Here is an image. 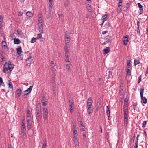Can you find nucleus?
Instances as JSON below:
<instances>
[{
  "label": "nucleus",
  "mask_w": 148,
  "mask_h": 148,
  "mask_svg": "<svg viewBox=\"0 0 148 148\" xmlns=\"http://www.w3.org/2000/svg\"><path fill=\"white\" fill-rule=\"evenodd\" d=\"M37 113L36 118L39 121H40L42 118V112L41 106L40 104H38L36 108Z\"/></svg>",
  "instance_id": "nucleus-1"
},
{
  "label": "nucleus",
  "mask_w": 148,
  "mask_h": 148,
  "mask_svg": "<svg viewBox=\"0 0 148 148\" xmlns=\"http://www.w3.org/2000/svg\"><path fill=\"white\" fill-rule=\"evenodd\" d=\"M144 88L143 87L141 88L140 90V94L141 99V103L145 104L147 102V99L145 97H143V95L144 93Z\"/></svg>",
  "instance_id": "nucleus-2"
},
{
  "label": "nucleus",
  "mask_w": 148,
  "mask_h": 148,
  "mask_svg": "<svg viewBox=\"0 0 148 148\" xmlns=\"http://www.w3.org/2000/svg\"><path fill=\"white\" fill-rule=\"evenodd\" d=\"M69 111L71 113H72L74 107V101L73 99H71L69 101Z\"/></svg>",
  "instance_id": "nucleus-3"
},
{
  "label": "nucleus",
  "mask_w": 148,
  "mask_h": 148,
  "mask_svg": "<svg viewBox=\"0 0 148 148\" xmlns=\"http://www.w3.org/2000/svg\"><path fill=\"white\" fill-rule=\"evenodd\" d=\"M42 109L43 117L46 120L48 117V112L47 109L46 108L44 107Z\"/></svg>",
  "instance_id": "nucleus-4"
},
{
  "label": "nucleus",
  "mask_w": 148,
  "mask_h": 148,
  "mask_svg": "<svg viewBox=\"0 0 148 148\" xmlns=\"http://www.w3.org/2000/svg\"><path fill=\"white\" fill-rule=\"evenodd\" d=\"M128 114H124V127H127L128 123Z\"/></svg>",
  "instance_id": "nucleus-5"
},
{
  "label": "nucleus",
  "mask_w": 148,
  "mask_h": 148,
  "mask_svg": "<svg viewBox=\"0 0 148 148\" xmlns=\"http://www.w3.org/2000/svg\"><path fill=\"white\" fill-rule=\"evenodd\" d=\"M32 87V86H31L26 90L24 92V93L23 95V96H24L29 95L31 92Z\"/></svg>",
  "instance_id": "nucleus-6"
},
{
  "label": "nucleus",
  "mask_w": 148,
  "mask_h": 148,
  "mask_svg": "<svg viewBox=\"0 0 148 148\" xmlns=\"http://www.w3.org/2000/svg\"><path fill=\"white\" fill-rule=\"evenodd\" d=\"M38 29L40 32L43 33V23H38Z\"/></svg>",
  "instance_id": "nucleus-7"
},
{
  "label": "nucleus",
  "mask_w": 148,
  "mask_h": 148,
  "mask_svg": "<svg viewBox=\"0 0 148 148\" xmlns=\"http://www.w3.org/2000/svg\"><path fill=\"white\" fill-rule=\"evenodd\" d=\"M33 57L31 56H29L27 58L26 60L27 65L28 66H30V64L32 62Z\"/></svg>",
  "instance_id": "nucleus-8"
},
{
  "label": "nucleus",
  "mask_w": 148,
  "mask_h": 148,
  "mask_svg": "<svg viewBox=\"0 0 148 148\" xmlns=\"http://www.w3.org/2000/svg\"><path fill=\"white\" fill-rule=\"evenodd\" d=\"M123 44L126 45L127 44V43L129 42L128 40V35H126L123 37Z\"/></svg>",
  "instance_id": "nucleus-9"
},
{
  "label": "nucleus",
  "mask_w": 148,
  "mask_h": 148,
  "mask_svg": "<svg viewBox=\"0 0 148 148\" xmlns=\"http://www.w3.org/2000/svg\"><path fill=\"white\" fill-rule=\"evenodd\" d=\"M123 111L124 114H128V106L127 103H124V106H123Z\"/></svg>",
  "instance_id": "nucleus-10"
},
{
  "label": "nucleus",
  "mask_w": 148,
  "mask_h": 148,
  "mask_svg": "<svg viewBox=\"0 0 148 148\" xmlns=\"http://www.w3.org/2000/svg\"><path fill=\"white\" fill-rule=\"evenodd\" d=\"M21 130V134L22 135V137L25 136V132L26 131L25 127H22Z\"/></svg>",
  "instance_id": "nucleus-11"
},
{
  "label": "nucleus",
  "mask_w": 148,
  "mask_h": 148,
  "mask_svg": "<svg viewBox=\"0 0 148 148\" xmlns=\"http://www.w3.org/2000/svg\"><path fill=\"white\" fill-rule=\"evenodd\" d=\"M14 68V65L11 64V62H9L8 65V69L10 71V72H11L12 70Z\"/></svg>",
  "instance_id": "nucleus-12"
},
{
  "label": "nucleus",
  "mask_w": 148,
  "mask_h": 148,
  "mask_svg": "<svg viewBox=\"0 0 148 148\" xmlns=\"http://www.w3.org/2000/svg\"><path fill=\"white\" fill-rule=\"evenodd\" d=\"M107 18V15H103L102 17V19L100 20V21H102V24H100L101 26H102V25L103 24L104 22L106 20V18Z\"/></svg>",
  "instance_id": "nucleus-13"
},
{
  "label": "nucleus",
  "mask_w": 148,
  "mask_h": 148,
  "mask_svg": "<svg viewBox=\"0 0 148 148\" xmlns=\"http://www.w3.org/2000/svg\"><path fill=\"white\" fill-rule=\"evenodd\" d=\"M16 49L17 51V53L18 54L20 55L22 52V49L21 46H18Z\"/></svg>",
  "instance_id": "nucleus-14"
},
{
  "label": "nucleus",
  "mask_w": 148,
  "mask_h": 148,
  "mask_svg": "<svg viewBox=\"0 0 148 148\" xmlns=\"http://www.w3.org/2000/svg\"><path fill=\"white\" fill-rule=\"evenodd\" d=\"M93 101L92 98L90 97L88 99L87 102V105H92Z\"/></svg>",
  "instance_id": "nucleus-15"
},
{
  "label": "nucleus",
  "mask_w": 148,
  "mask_h": 148,
  "mask_svg": "<svg viewBox=\"0 0 148 148\" xmlns=\"http://www.w3.org/2000/svg\"><path fill=\"white\" fill-rule=\"evenodd\" d=\"M106 113L108 116V119H109V118L110 116V108L108 106H106Z\"/></svg>",
  "instance_id": "nucleus-16"
},
{
  "label": "nucleus",
  "mask_w": 148,
  "mask_h": 148,
  "mask_svg": "<svg viewBox=\"0 0 148 148\" xmlns=\"http://www.w3.org/2000/svg\"><path fill=\"white\" fill-rule=\"evenodd\" d=\"M21 89H18L16 91V97L18 98L21 94Z\"/></svg>",
  "instance_id": "nucleus-17"
},
{
  "label": "nucleus",
  "mask_w": 148,
  "mask_h": 148,
  "mask_svg": "<svg viewBox=\"0 0 148 148\" xmlns=\"http://www.w3.org/2000/svg\"><path fill=\"white\" fill-rule=\"evenodd\" d=\"M66 68L68 70H69L70 69V64L69 62H66Z\"/></svg>",
  "instance_id": "nucleus-18"
},
{
  "label": "nucleus",
  "mask_w": 148,
  "mask_h": 148,
  "mask_svg": "<svg viewBox=\"0 0 148 148\" xmlns=\"http://www.w3.org/2000/svg\"><path fill=\"white\" fill-rule=\"evenodd\" d=\"M52 90L53 92L55 94V92H54L56 90V84L54 82H53L52 83Z\"/></svg>",
  "instance_id": "nucleus-19"
},
{
  "label": "nucleus",
  "mask_w": 148,
  "mask_h": 148,
  "mask_svg": "<svg viewBox=\"0 0 148 148\" xmlns=\"http://www.w3.org/2000/svg\"><path fill=\"white\" fill-rule=\"evenodd\" d=\"M93 108L92 107H88L87 112L89 114L92 113L93 112Z\"/></svg>",
  "instance_id": "nucleus-20"
},
{
  "label": "nucleus",
  "mask_w": 148,
  "mask_h": 148,
  "mask_svg": "<svg viewBox=\"0 0 148 148\" xmlns=\"http://www.w3.org/2000/svg\"><path fill=\"white\" fill-rule=\"evenodd\" d=\"M104 54H106L108 53L110 51V49L109 47H106L105 49L103 50Z\"/></svg>",
  "instance_id": "nucleus-21"
},
{
  "label": "nucleus",
  "mask_w": 148,
  "mask_h": 148,
  "mask_svg": "<svg viewBox=\"0 0 148 148\" xmlns=\"http://www.w3.org/2000/svg\"><path fill=\"white\" fill-rule=\"evenodd\" d=\"M126 74L127 76H128V77H131V71L130 69L128 68L127 69Z\"/></svg>",
  "instance_id": "nucleus-22"
},
{
  "label": "nucleus",
  "mask_w": 148,
  "mask_h": 148,
  "mask_svg": "<svg viewBox=\"0 0 148 148\" xmlns=\"http://www.w3.org/2000/svg\"><path fill=\"white\" fill-rule=\"evenodd\" d=\"M75 144V146H77L79 145V142L78 139L77 138L73 139Z\"/></svg>",
  "instance_id": "nucleus-23"
},
{
  "label": "nucleus",
  "mask_w": 148,
  "mask_h": 148,
  "mask_svg": "<svg viewBox=\"0 0 148 148\" xmlns=\"http://www.w3.org/2000/svg\"><path fill=\"white\" fill-rule=\"evenodd\" d=\"M52 15V13H51V11H49L48 12V14L46 15V18L47 19H48L49 18L51 15Z\"/></svg>",
  "instance_id": "nucleus-24"
},
{
  "label": "nucleus",
  "mask_w": 148,
  "mask_h": 148,
  "mask_svg": "<svg viewBox=\"0 0 148 148\" xmlns=\"http://www.w3.org/2000/svg\"><path fill=\"white\" fill-rule=\"evenodd\" d=\"M15 44H18L21 43L20 40L18 39L15 38L14 40Z\"/></svg>",
  "instance_id": "nucleus-25"
},
{
  "label": "nucleus",
  "mask_w": 148,
  "mask_h": 148,
  "mask_svg": "<svg viewBox=\"0 0 148 148\" xmlns=\"http://www.w3.org/2000/svg\"><path fill=\"white\" fill-rule=\"evenodd\" d=\"M118 5V12H121L122 11L121 6H122V4H121V5Z\"/></svg>",
  "instance_id": "nucleus-26"
},
{
  "label": "nucleus",
  "mask_w": 148,
  "mask_h": 148,
  "mask_svg": "<svg viewBox=\"0 0 148 148\" xmlns=\"http://www.w3.org/2000/svg\"><path fill=\"white\" fill-rule=\"evenodd\" d=\"M26 14L27 16L29 17H31L33 16V14L30 12L28 11L26 13Z\"/></svg>",
  "instance_id": "nucleus-27"
},
{
  "label": "nucleus",
  "mask_w": 148,
  "mask_h": 148,
  "mask_svg": "<svg viewBox=\"0 0 148 148\" xmlns=\"http://www.w3.org/2000/svg\"><path fill=\"white\" fill-rule=\"evenodd\" d=\"M102 79L101 78H99L98 79V84L100 86L102 84Z\"/></svg>",
  "instance_id": "nucleus-28"
},
{
  "label": "nucleus",
  "mask_w": 148,
  "mask_h": 148,
  "mask_svg": "<svg viewBox=\"0 0 148 148\" xmlns=\"http://www.w3.org/2000/svg\"><path fill=\"white\" fill-rule=\"evenodd\" d=\"M43 143L42 145V148H45L47 145V142L46 140L43 141Z\"/></svg>",
  "instance_id": "nucleus-29"
},
{
  "label": "nucleus",
  "mask_w": 148,
  "mask_h": 148,
  "mask_svg": "<svg viewBox=\"0 0 148 148\" xmlns=\"http://www.w3.org/2000/svg\"><path fill=\"white\" fill-rule=\"evenodd\" d=\"M65 39H70V38L69 36V35L68 34V32L67 31H66L65 33Z\"/></svg>",
  "instance_id": "nucleus-30"
},
{
  "label": "nucleus",
  "mask_w": 148,
  "mask_h": 148,
  "mask_svg": "<svg viewBox=\"0 0 148 148\" xmlns=\"http://www.w3.org/2000/svg\"><path fill=\"white\" fill-rule=\"evenodd\" d=\"M131 61L130 60H127V66L129 67V68H130L131 69H132L131 67V64L130 63Z\"/></svg>",
  "instance_id": "nucleus-31"
},
{
  "label": "nucleus",
  "mask_w": 148,
  "mask_h": 148,
  "mask_svg": "<svg viewBox=\"0 0 148 148\" xmlns=\"http://www.w3.org/2000/svg\"><path fill=\"white\" fill-rule=\"evenodd\" d=\"M49 3V11H52V3Z\"/></svg>",
  "instance_id": "nucleus-32"
},
{
  "label": "nucleus",
  "mask_w": 148,
  "mask_h": 148,
  "mask_svg": "<svg viewBox=\"0 0 148 148\" xmlns=\"http://www.w3.org/2000/svg\"><path fill=\"white\" fill-rule=\"evenodd\" d=\"M8 86H9V87L12 90H13V87L12 86V83L11 82H10L8 83Z\"/></svg>",
  "instance_id": "nucleus-33"
},
{
  "label": "nucleus",
  "mask_w": 148,
  "mask_h": 148,
  "mask_svg": "<svg viewBox=\"0 0 148 148\" xmlns=\"http://www.w3.org/2000/svg\"><path fill=\"white\" fill-rule=\"evenodd\" d=\"M3 72L5 73H6V72L8 71V69L7 67L5 66H4L3 67Z\"/></svg>",
  "instance_id": "nucleus-34"
},
{
  "label": "nucleus",
  "mask_w": 148,
  "mask_h": 148,
  "mask_svg": "<svg viewBox=\"0 0 148 148\" xmlns=\"http://www.w3.org/2000/svg\"><path fill=\"white\" fill-rule=\"evenodd\" d=\"M42 33H41L40 32V33L38 34H37V37L36 38L37 39H39L40 38H42V35H41V34Z\"/></svg>",
  "instance_id": "nucleus-35"
},
{
  "label": "nucleus",
  "mask_w": 148,
  "mask_h": 148,
  "mask_svg": "<svg viewBox=\"0 0 148 148\" xmlns=\"http://www.w3.org/2000/svg\"><path fill=\"white\" fill-rule=\"evenodd\" d=\"M111 26V24L109 22H108L106 23V27L107 28H108V27H110Z\"/></svg>",
  "instance_id": "nucleus-36"
},
{
  "label": "nucleus",
  "mask_w": 148,
  "mask_h": 148,
  "mask_svg": "<svg viewBox=\"0 0 148 148\" xmlns=\"http://www.w3.org/2000/svg\"><path fill=\"white\" fill-rule=\"evenodd\" d=\"M65 62H69V58L68 57V55H66L65 56Z\"/></svg>",
  "instance_id": "nucleus-37"
},
{
  "label": "nucleus",
  "mask_w": 148,
  "mask_h": 148,
  "mask_svg": "<svg viewBox=\"0 0 148 148\" xmlns=\"http://www.w3.org/2000/svg\"><path fill=\"white\" fill-rule=\"evenodd\" d=\"M37 39L34 38V37L32 38L31 40V42L32 43H34L36 42Z\"/></svg>",
  "instance_id": "nucleus-38"
},
{
  "label": "nucleus",
  "mask_w": 148,
  "mask_h": 148,
  "mask_svg": "<svg viewBox=\"0 0 148 148\" xmlns=\"http://www.w3.org/2000/svg\"><path fill=\"white\" fill-rule=\"evenodd\" d=\"M31 127V123H27V128L28 130H30Z\"/></svg>",
  "instance_id": "nucleus-39"
},
{
  "label": "nucleus",
  "mask_w": 148,
  "mask_h": 148,
  "mask_svg": "<svg viewBox=\"0 0 148 148\" xmlns=\"http://www.w3.org/2000/svg\"><path fill=\"white\" fill-rule=\"evenodd\" d=\"M140 63L139 61V60H135L134 61V64L135 66L138 64Z\"/></svg>",
  "instance_id": "nucleus-40"
},
{
  "label": "nucleus",
  "mask_w": 148,
  "mask_h": 148,
  "mask_svg": "<svg viewBox=\"0 0 148 148\" xmlns=\"http://www.w3.org/2000/svg\"><path fill=\"white\" fill-rule=\"evenodd\" d=\"M38 23H43L42 18L41 17H39L38 19Z\"/></svg>",
  "instance_id": "nucleus-41"
},
{
  "label": "nucleus",
  "mask_w": 148,
  "mask_h": 148,
  "mask_svg": "<svg viewBox=\"0 0 148 148\" xmlns=\"http://www.w3.org/2000/svg\"><path fill=\"white\" fill-rule=\"evenodd\" d=\"M82 132V134H83V138L84 139L86 138V132L85 130V131H83Z\"/></svg>",
  "instance_id": "nucleus-42"
},
{
  "label": "nucleus",
  "mask_w": 148,
  "mask_h": 148,
  "mask_svg": "<svg viewBox=\"0 0 148 148\" xmlns=\"http://www.w3.org/2000/svg\"><path fill=\"white\" fill-rule=\"evenodd\" d=\"M30 111L29 110H28L27 111V117H30Z\"/></svg>",
  "instance_id": "nucleus-43"
},
{
  "label": "nucleus",
  "mask_w": 148,
  "mask_h": 148,
  "mask_svg": "<svg viewBox=\"0 0 148 148\" xmlns=\"http://www.w3.org/2000/svg\"><path fill=\"white\" fill-rule=\"evenodd\" d=\"M147 124V122L146 121H144L142 123V127L144 128L145 127Z\"/></svg>",
  "instance_id": "nucleus-44"
},
{
  "label": "nucleus",
  "mask_w": 148,
  "mask_h": 148,
  "mask_svg": "<svg viewBox=\"0 0 148 148\" xmlns=\"http://www.w3.org/2000/svg\"><path fill=\"white\" fill-rule=\"evenodd\" d=\"M54 63H52L51 64V66L52 68V70L53 71L54 70Z\"/></svg>",
  "instance_id": "nucleus-45"
},
{
  "label": "nucleus",
  "mask_w": 148,
  "mask_h": 148,
  "mask_svg": "<svg viewBox=\"0 0 148 148\" xmlns=\"http://www.w3.org/2000/svg\"><path fill=\"white\" fill-rule=\"evenodd\" d=\"M69 4V2L68 1H67L64 4V6L65 7H66L68 6Z\"/></svg>",
  "instance_id": "nucleus-46"
},
{
  "label": "nucleus",
  "mask_w": 148,
  "mask_h": 148,
  "mask_svg": "<svg viewBox=\"0 0 148 148\" xmlns=\"http://www.w3.org/2000/svg\"><path fill=\"white\" fill-rule=\"evenodd\" d=\"M130 7V5L129 3H127L126 4V8L127 10H128L129 8Z\"/></svg>",
  "instance_id": "nucleus-47"
},
{
  "label": "nucleus",
  "mask_w": 148,
  "mask_h": 148,
  "mask_svg": "<svg viewBox=\"0 0 148 148\" xmlns=\"http://www.w3.org/2000/svg\"><path fill=\"white\" fill-rule=\"evenodd\" d=\"M77 131L76 130H73V135H76L77 134Z\"/></svg>",
  "instance_id": "nucleus-48"
},
{
  "label": "nucleus",
  "mask_w": 148,
  "mask_h": 148,
  "mask_svg": "<svg viewBox=\"0 0 148 148\" xmlns=\"http://www.w3.org/2000/svg\"><path fill=\"white\" fill-rule=\"evenodd\" d=\"M42 102L43 103V105L45 106H46L47 104V102L46 101H44Z\"/></svg>",
  "instance_id": "nucleus-49"
},
{
  "label": "nucleus",
  "mask_w": 148,
  "mask_h": 148,
  "mask_svg": "<svg viewBox=\"0 0 148 148\" xmlns=\"http://www.w3.org/2000/svg\"><path fill=\"white\" fill-rule=\"evenodd\" d=\"M3 25V23L1 21H0V29H1Z\"/></svg>",
  "instance_id": "nucleus-50"
},
{
  "label": "nucleus",
  "mask_w": 148,
  "mask_h": 148,
  "mask_svg": "<svg viewBox=\"0 0 148 148\" xmlns=\"http://www.w3.org/2000/svg\"><path fill=\"white\" fill-rule=\"evenodd\" d=\"M118 5H121L122 2V0H118Z\"/></svg>",
  "instance_id": "nucleus-51"
},
{
  "label": "nucleus",
  "mask_w": 148,
  "mask_h": 148,
  "mask_svg": "<svg viewBox=\"0 0 148 148\" xmlns=\"http://www.w3.org/2000/svg\"><path fill=\"white\" fill-rule=\"evenodd\" d=\"M138 5L140 8H143V6L141 5L140 3H138Z\"/></svg>",
  "instance_id": "nucleus-52"
},
{
  "label": "nucleus",
  "mask_w": 148,
  "mask_h": 148,
  "mask_svg": "<svg viewBox=\"0 0 148 148\" xmlns=\"http://www.w3.org/2000/svg\"><path fill=\"white\" fill-rule=\"evenodd\" d=\"M23 14V12H19L18 13V15L19 16H22V15Z\"/></svg>",
  "instance_id": "nucleus-53"
},
{
  "label": "nucleus",
  "mask_w": 148,
  "mask_h": 148,
  "mask_svg": "<svg viewBox=\"0 0 148 148\" xmlns=\"http://www.w3.org/2000/svg\"><path fill=\"white\" fill-rule=\"evenodd\" d=\"M70 39H65V43L66 44L69 42Z\"/></svg>",
  "instance_id": "nucleus-54"
},
{
  "label": "nucleus",
  "mask_w": 148,
  "mask_h": 148,
  "mask_svg": "<svg viewBox=\"0 0 148 148\" xmlns=\"http://www.w3.org/2000/svg\"><path fill=\"white\" fill-rule=\"evenodd\" d=\"M41 101L42 102L44 101H46L45 100V98L44 97H42V98L41 99Z\"/></svg>",
  "instance_id": "nucleus-55"
},
{
  "label": "nucleus",
  "mask_w": 148,
  "mask_h": 148,
  "mask_svg": "<svg viewBox=\"0 0 148 148\" xmlns=\"http://www.w3.org/2000/svg\"><path fill=\"white\" fill-rule=\"evenodd\" d=\"M65 51V56L66 55H68V53L69 52L68 50L64 51Z\"/></svg>",
  "instance_id": "nucleus-56"
},
{
  "label": "nucleus",
  "mask_w": 148,
  "mask_h": 148,
  "mask_svg": "<svg viewBox=\"0 0 148 148\" xmlns=\"http://www.w3.org/2000/svg\"><path fill=\"white\" fill-rule=\"evenodd\" d=\"M68 46L66 45L64 47V51L68 50Z\"/></svg>",
  "instance_id": "nucleus-57"
},
{
  "label": "nucleus",
  "mask_w": 148,
  "mask_h": 148,
  "mask_svg": "<svg viewBox=\"0 0 148 148\" xmlns=\"http://www.w3.org/2000/svg\"><path fill=\"white\" fill-rule=\"evenodd\" d=\"M140 14H142V13L143 12V8H140Z\"/></svg>",
  "instance_id": "nucleus-58"
},
{
  "label": "nucleus",
  "mask_w": 148,
  "mask_h": 148,
  "mask_svg": "<svg viewBox=\"0 0 148 148\" xmlns=\"http://www.w3.org/2000/svg\"><path fill=\"white\" fill-rule=\"evenodd\" d=\"M3 46L4 47V48L6 49V51H8L7 47L5 45H3Z\"/></svg>",
  "instance_id": "nucleus-59"
},
{
  "label": "nucleus",
  "mask_w": 148,
  "mask_h": 148,
  "mask_svg": "<svg viewBox=\"0 0 148 148\" xmlns=\"http://www.w3.org/2000/svg\"><path fill=\"white\" fill-rule=\"evenodd\" d=\"M80 125L81 126L84 127L83 124L81 121H80Z\"/></svg>",
  "instance_id": "nucleus-60"
},
{
  "label": "nucleus",
  "mask_w": 148,
  "mask_h": 148,
  "mask_svg": "<svg viewBox=\"0 0 148 148\" xmlns=\"http://www.w3.org/2000/svg\"><path fill=\"white\" fill-rule=\"evenodd\" d=\"M72 129H73V130H75V129H76V126L74 124H73V125Z\"/></svg>",
  "instance_id": "nucleus-61"
},
{
  "label": "nucleus",
  "mask_w": 148,
  "mask_h": 148,
  "mask_svg": "<svg viewBox=\"0 0 148 148\" xmlns=\"http://www.w3.org/2000/svg\"><path fill=\"white\" fill-rule=\"evenodd\" d=\"M27 123H31V121L29 119H27Z\"/></svg>",
  "instance_id": "nucleus-62"
},
{
  "label": "nucleus",
  "mask_w": 148,
  "mask_h": 148,
  "mask_svg": "<svg viewBox=\"0 0 148 148\" xmlns=\"http://www.w3.org/2000/svg\"><path fill=\"white\" fill-rule=\"evenodd\" d=\"M108 31H103L102 32V34H103L107 33Z\"/></svg>",
  "instance_id": "nucleus-63"
},
{
  "label": "nucleus",
  "mask_w": 148,
  "mask_h": 148,
  "mask_svg": "<svg viewBox=\"0 0 148 148\" xmlns=\"http://www.w3.org/2000/svg\"><path fill=\"white\" fill-rule=\"evenodd\" d=\"M148 74V67H147V69L146 70L145 74L146 75V74Z\"/></svg>",
  "instance_id": "nucleus-64"
}]
</instances>
